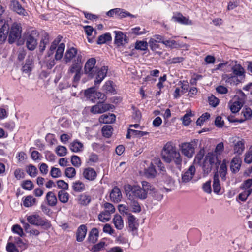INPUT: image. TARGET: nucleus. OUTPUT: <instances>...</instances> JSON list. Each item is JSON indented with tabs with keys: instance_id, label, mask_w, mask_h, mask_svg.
I'll return each instance as SVG.
<instances>
[{
	"instance_id": "nucleus-1",
	"label": "nucleus",
	"mask_w": 252,
	"mask_h": 252,
	"mask_svg": "<svg viewBox=\"0 0 252 252\" xmlns=\"http://www.w3.org/2000/svg\"><path fill=\"white\" fill-rule=\"evenodd\" d=\"M96 59L94 58H91L88 59L86 62L84 66V73L90 78L95 77L94 81L95 85L99 84L106 76L108 67L103 66L99 69L95 64Z\"/></svg>"
},
{
	"instance_id": "nucleus-2",
	"label": "nucleus",
	"mask_w": 252,
	"mask_h": 252,
	"mask_svg": "<svg viewBox=\"0 0 252 252\" xmlns=\"http://www.w3.org/2000/svg\"><path fill=\"white\" fill-rule=\"evenodd\" d=\"M141 186L127 185L125 187L126 194L129 199L145 200L147 198L148 192L155 190V188L147 181H142Z\"/></svg>"
},
{
	"instance_id": "nucleus-3",
	"label": "nucleus",
	"mask_w": 252,
	"mask_h": 252,
	"mask_svg": "<svg viewBox=\"0 0 252 252\" xmlns=\"http://www.w3.org/2000/svg\"><path fill=\"white\" fill-rule=\"evenodd\" d=\"M161 156L165 162L170 163L173 162L177 168H181L182 157L172 142H168L164 145Z\"/></svg>"
},
{
	"instance_id": "nucleus-4",
	"label": "nucleus",
	"mask_w": 252,
	"mask_h": 252,
	"mask_svg": "<svg viewBox=\"0 0 252 252\" xmlns=\"http://www.w3.org/2000/svg\"><path fill=\"white\" fill-rule=\"evenodd\" d=\"M221 161L219 160L217 156L212 153H208L205 157L202 165V169L204 175L209 173L213 166L215 164L218 167Z\"/></svg>"
},
{
	"instance_id": "nucleus-5",
	"label": "nucleus",
	"mask_w": 252,
	"mask_h": 252,
	"mask_svg": "<svg viewBox=\"0 0 252 252\" xmlns=\"http://www.w3.org/2000/svg\"><path fill=\"white\" fill-rule=\"evenodd\" d=\"M27 221L31 224L36 226H43L45 229L51 227V224L46 219H43L38 215H33L27 217Z\"/></svg>"
},
{
	"instance_id": "nucleus-6",
	"label": "nucleus",
	"mask_w": 252,
	"mask_h": 252,
	"mask_svg": "<svg viewBox=\"0 0 252 252\" xmlns=\"http://www.w3.org/2000/svg\"><path fill=\"white\" fill-rule=\"evenodd\" d=\"M182 154L188 158H191L195 153V148L191 142H183L179 145Z\"/></svg>"
},
{
	"instance_id": "nucleus-7",
	"label": "nucleus",
	"mask_w": 252,
	"mask_h": 252,
	"mask_svg": "<svg viewBox=\"0 0 252 252\" xmlns=\"http://www.w3.org/2000/svg\"><path fill=\"white\" fill-rule=\"evenodd\" d=\"M22 27L20 24L14 23L12 25L9 32L8 41L12 43L21 37Z\"/></svg>"
},
{
	"instance_id": "nucleus-8",
	"label": "nucleus",
	"mask_w": 252,
	"mask_h": 252,
	"mask_svg": "<svg viewBox=\"0 0 252 252\" xmlns=\"http://www.w3.org/2000/svg\"><path fill=\"white\" fill-rule=\"evenodd\" d=\"M114 108V105L112 104L104 103L103 102H99L91 107L90 112L94 114H101Z\"/></svg>"
},
{
	"instance_id": "nucleus-9",
	"label": "nucleus",
	"mask_w": 252,
	"mask_h": 252,
	"mask_svg": "<svg viewBox=\"0 0 252 252\" xmlns=\"http://www.w3.org/2000/svg\"><path fill=\"white\" fill-rule=\"evenodd\" d=\"M37 32L36 31H32L30 34L27 35L26 37V44L29 50H34L37 45V40L36 38Z\"/></svg>"
},
{
	"instance_id": "nucleus-10",
	"label": "nucleus",
	"mask_w": 252,
	"mask_h": 252,
	"mask_svg": "<svg viewBox=\"0 0 252 252\" xmlns=\"http://www.w3.org/2000/svg\"><path fill=\"white\" fill-rule=\"evenodd\" d=\"M82 68V56L77 55L73 60L72 65L70 66L68 72L70 73H74L81 71Z\"/></svg>"
},
{
	"instance_id": "nucleus-11",
	"label": "nucleus",
	"mask_w": 252,
	"mask_h": 252,
	"mask_svg": "<svg viewBox=\"0 0 252 252\" xmlns=\"http://www.w3.org/2000/svg\"><path fill=\"white\" fill-rule=\"evenodd\" d=\"M196 172V168L194 165H191L182 175L181 180L183 183H188L189 182L193 177Z\"/></svg>"
},
{
	"instance_id": "nucleus-12",
	"label": "nucleus",
	"mask_w": 252,
	"mask_h": 252,
	"mask_svg": "<svg viewBox=\"0 0 252 252\" xmlns=\"http://www.w3.org/2000/svg\"><path fill=\"white\" fill-rule=\"evenodd\" d=\"M128 230L132 232L134 234L137 232L139 223L136 218L131 214H129L128 216Z\"/></svg>"
},
{
	"instance_id": "nucleus-13",
	"label": "nucleus",
	"mask_w": 252,
	"mask_h": 252,
	"mask_svg": "<svg viewBox=\"0 0 252 252\" xmlns=\"http://www.w3.org/2000/svg\"><path fill=\"white\" fill-rule=\"evenodd\" d=\"M83 177L89 181H94L97 176V174L95 170L91 167L86 168L83 172Z\"/></svg>"
},
{
	"instance_id": "nucleus-14",
	"label": "nucleus",
	"mask_w": 252,
	"mask_h": 252,
	"mask_svg": "<svg viewBox=\"0 0 252 252\" xmlns=\"http://www.w3.org/2000/svg\"><path fill=\"white\" fill-rule=\"evenodd\" d=\"M114 33L115 34V43L118 46H120L128 42V38L122 32L115 31Z\"/></svg>"
},
{
	"instance_id": "nucleus-15",
	"label": "nucleus",
	"mask_w": 252,
	"mask_h": 252,
	"mask_svg": "<svg viewBox=\"0 0 252 252\" xmlns=\"http://www.w3.org/2000/svg\"><path fill=\"white\" fill-rule=\"evenodd\" d=\"M12 10L19 15L25 16L27 12L17 0H12L10 5Z\"/></svg>"
},
{
	"instance_id": "nucleus-16",
	"label": "nucleus",
	"mask_w": 252,
	"mask_h": 252,
	"mask_svg": "<svg viewBox=\"0 0 252 252\" xmlns=\"http://www.w3.org/2000/svg\"><path fill=\"white\" fill-rule=\"evenodd\" d=\"M110 197L113 202L118 203L120 201L122 198V195L120 189L117 187H115L110 192Z\"/></svg>"
},
{
	"instance_id": "nucleus-17",
	"label": "nucleus",
	"mask_w": 252,
	"mask_h": 252,
	"mask_svg": "<svg viewBox=\"0 0 252 252\" xmlns=\"http://www.w3.org/2000/svg\"><path fill=\"white\" fill-rule=\"evenodd\" d=\"M241 159L239 157H234L230 163V169L233 173L238 172L241 167Z\"/></svg>"
},
{
	"instance_id": "nucleus-18",
	"label": "nucleus",
	"mask_w": 252,
	"mask_h": 252,
	"mask_svg": "<svg viewBox=\"0 0 252 252\" xmlns=\"http://www.w3.org/2000/svg\"><path fill=\"white\" fill-rule=\"evenodd\" d=\"M77 50L76 48L71 47L67 49L65 53L64 59L66 63L70 62L76 56H77Z\"/></svg>"
},
{
	"instance_id": "nucleus-19",
	"label": "nucleus",
	"mask_w": 252,
	"mask_h": 252,
	"mask_svg": "<svg viewBox=\"0 0 252 252\" xmlns=\"http://www.w3.org/2000/svg\"><path fill=\"white\" fill-rule=\"evenodd\" d=\"M116 116L114 114L102 115L99 118V121L101 123L110 124L115 122Z\"/></svg>"
},
{
	"instance_id": "nucleus-20",
	"label": "nucleus",
	"mask_w": 252,
	"mask_h": 252,
	"mask_svg": "<svg viewBox=\"0 0 252 252\" xmlns=\"http://www.w3.org/2000/svg\"><path fill=\"white\" fill-rule=\"evenodd\" d=\"M87 227L85 225H80L76 233V240L78 242H82L87 233Z\"/></svg>"
},
{
	"instance_id": "nucleus-21",
	"label": "nucleus",
	"mask_w": 252,
	"mask_h": 252,
	"mask_svg": "<svg viewBox=\"0 0 252 252\" xmlns=\"http://www.w3.org/2000/svg\"><path fill=\"white\" fill-rule=\"evenodd\" d=\"M113 222L116 229L122 230L124 228V221L121 216L115 215L113 219Z\"/></svg>"
},
{
	"instance_id": "nucleus-22",
	"label": "nucleus",
	"mask_w": 252,
	"mask_h": 252,
	"mask_svg": "<svg viewBox=\"0 0 252 252\" xmlns=\"http://www.w3.org/2000/svg\"><path fill=\"white\" fill-rule=\"evenodd\" d=\"M48 204L50 206H55L57 203V199L55 193L52 191L48 192L46 195Z\"/></svg>"
},
{
	"instance_id": "nucleus-23",
	"label": "nucleus",
	"mask_w": 252,
	"mask_h": 252,
	"mask_svg": "<svg viewBox=\"0 0 252 252\" xmlns=\"http://www.w3.org/2000/svg\"><path fill=\"white\" fill-rule=\"evenodd\" d=\"M213 188L214 192L216 193H218L220 191L221 189L218 171L215 173L214 176Z\"/></svg>"
},
{
	"instance_id": "nucleus-24",
	"label": "nucleus",
	"mask_w": 252,
	"mask_h": 252,
	"mask_svg": "<svg viewBox=\"0 0 252 252\" xmlns=\"http://www.w3.org/2000/svg\"><path fill=\"white\" fill-rule=\"evenodd\" d=\"M49 42V36L47 33H44L42 37L41 40L39 44V51L41 52H43L46 46Z\"/></svg>"
},
{
	"instance_id": "nucleus-25",
	"label": "nucleus",
	"mask_w": 252,
	"mask_h": 252,
	"mask_svg": "<svg viewBox=\"0 0 252 252\" xmlns=\"http://www.w3.org/2000/svg\"><path fill=\"white\" fill-rule=\"evenodd\" d=\"M65 49V44L63 43L60 44L57 47L55 55V58L56 60H60L63 55Z\"/></svg>"
},
{
	"instance_id": "nucleus-26",
	"label": "nucleus",
	"mask_w": 252,
	"mask_h": 252,
	"mask_svg": "<svg viewBox=\"0 0 252 252\" xmlns=\"http://www.w3.org/2000/svg\"><path fill=\"white\" fill-rule=\"evenodd\" d=\"M98 230L95 228H93L89 233L88 238L89 242L92 243H95L98 239Z\"/></svg>"
},
{
	"instance_id": "nucleus-27",
	"label": "nucleus",
	"mask_w": 252,
	"mask_h": 252,
	"mask_svg": "<svg viewBox=\"0 0 252 252\" xmlns=\"http://www.w3.org/2000/svg\"><path fill=\"white\" fill-rule=\"evenodd\" d=\"M83 144L77 141H74L70 144V149L73 152H78L82 150Z\"/></svg>"
},
{
	"instance_id": "nucleus-28",
	"label": "nucleus",
	"mask_w": 252,
	"mask_h": 252,
	"mask_svg": "<svg viewBox=\"0 0 252 252\" xmlns=\"http://www.w3.org/2000/svg\"><path fill=\"white\" fill-rule=\"evenodd\" d=\"M175 21L178 22L181 24L185 25H191L192 21L188 18L183 16L181 14H179L178 16H173L172 18Z\"/></svg>"
},
{
	"instance_id": "nucleus-29",
	"label": "nucleus",
	"mask_w": 252,
	"mask_h": 252,
	"mask_svg": "<svg viewBox=\"0 0 252 252\" xmlns=\"http://www.w3.org/2000/svg\"><path fill=\"white\" fill-rule=\"evenodd\" d=\"M232 70L233 74L237 76H242L244 73V70L241 65L236 63L232 65Z\"/></svg>"
},
{
	"instance_id": "nucleus-30",
	"label": "nucleus",
	"mask_w": 252,
	"mask_h": 252,
	"mask_svg": "<svg viewBox=\"0 0 252 252\" xmlns=\"http://www.w3.org/2000/svg\"><path fill=\"white\" fill-rule=\"evenodd\" d=\"M245 149L244 142L243 140H240L237 142L234 146L235 153L240 155L241 154Z\"/></svg>"
},
{
	"instance_id": "nucleus-31",
	"label": "nucleus",
	"mask_w": 252,
	"mask_h": 252,
	"mask_svg": "<svg viewBox=\"0 0 252 252\" xmlns=\"http://www.w3.org/2000/svg\"><path fill=\"white\" fill-rule=\"evenodd\" d=\"M62 37L58 36L57 38L55 39V40L52 43L49 51H48V56H50L52 55L54 52V51L56 49L57 45L59 44L61 41V39Z\"/></svg>"
},
{
	"instance_id": "nucleus-32",
	"label": "nucleus",
	"mask_w": 252,
	"mask_h": 252,
	"mask_svg": "<svg viewBox=\"0 0 252 252\" xmlns=\"http://www.w3.org/2000/svg\"><path fill=\"white\" fill-rule=\"evenodd\" d=\"M72 188L75 191L81 192L85 189V186L83 182L77 181L73 183Z\"/></svg>"
},
{
	"instance_id": "nucleus-33",
	"label": "nucleus",
	"mask_w": 252,
	"mask_h": 252,
	"mask_svg": "<svg viewBox=\"0 0 252 252\" xmlns=\"http://www.w3.org/2000/svg\"><path fill=\"white\" fill-rule=\"evenodd\" d=\"M111 34L109 33H106L99 36L97 43L98 44H104L107 41H111Z\"/></svg>"
},
{
	"instance_id": "nucleus-34",
	"label": "nucleus",
	"mask_w": 252,
	"mask_h": 252,
	"mask_svg": "<svg viewBox=\"0 0 252 252\" xmlns=\"http://www.w3.org/2000/svg\"><path fill=\"white\" fill-rule=\"evenodd\" d=\"M58 198L59 200L63 203H66L69 199V194L64 190H60L58 192Z\"/></svg>"
},
{
	"instance_id": "nucleus-35",
	"label": "nucleus",
	"mask_w": 252,
	"mask_h": 252,
	"mask_svg": "<svg viewBox=\"0 0 252 252\" xmlns=\"http://www.w3.org/2000/svg\"><path fill=\"white\" fill-rule=\"evenodd\" d=\"M113 128L111 126L106 125L102 128L103 135L107 138H109L112 134Z\"/></svg>"
},
{
	"instance_id": "nucleus-36",
	"label": "nucleus",
	"mask_w": 252,
	"mask_h": 252,
	"mask_svg": "<svg viewBox=\"0 0 252 252\" xmlns=\"http://www.w3.org/2000/svg\"><path fill=\"white\" fill-rule=\"evenodd\" d=\"M243 104L240 101H237L234 102L230 105V109L232 113H235L240 110Z\"/></svg>"
},
{
	"instance_id": "nucleus-37",
	"label": "nucleus",
	"mask_w": 252,
	"mask_h": 252,
	"mask_svg": "<svg viewBox=\"0 0 252 252\" xmlns=\"http://www.w3.org/2000/svg\"><path fill=\"white\" fill-rule=\"evenodd\" d=\"M111 215V214L105 210L99 214V220L103 222L108 221L110 219Z\"/></svg>"
},
{
	"instance_id": "nucleus-38",
	"label": "nucleus",
	"mask_w": 252,
	"mask_h": 252,
	"mask_svg": "<svg viewBox=\"0 0 252 252\" xmlns=\"http://www.w3.org/2000/svg\"><path fill=\"white\" fill-rule=\"evenodd\" d=\"M35 201V198L32 196H28L23 201V205L26 207H29L33 205Z\"/></svg>"
},
{
	"instance_id": "nucleus-39",
	"label": "nucleus",
	"mask_w": 252,
	"mask_h": 252,
	"mask_svg": "<svg viewBox=\"0 0 252 252\" xmlns=\"http://www.w3.org/2000/svg\"><path fill=\"white\" fill-rule=\"evenodd\" d=\"M145 173L147 177L150 178H153L156 175L157 171L153 164L146 169Z\"/></svg>"
},
{
	"instance_id": "nucleus-40",
	"label": "nucleus",
	"mask_w": 252,
	"mask_h": 252,
	"mask_svg": "<svg viewBox=\"0 0 252 252\" xmlns=\"http://www.w3.org/2000/svg\"><path fill=\"white\" fill-rule=\"evenodd\" d=\"M79 200L81 204L87 205L90 202L91 197L88 195L82 194L80 196Z\"/></svg>"
},
{
	"instance_id": "nucleus-41",
	"label": "nucleus",
	"mask_w": 252,
	"mask_h": 252,
	"mask_svg": "<svg viewBox=\"0 0 252 252\" xmlns=\"http://www.w3.org/2000/svg\"><path fill=\"white\" fill-rule=\"evenodd\" d=\"M57 154L60 157H63L66 155L67 153V149L63 146H58L55 150Z\"/></svg>"
},
{
	"instance_id": "nucleus-42",
	"label": "nucleus",
	"mask_w": 252,
	"mask_h": 252,
	"mask_svg": "<svg viewBox=\"0 0 252 252\" xmlns=\"http://www.w3.org/2000/svg\"><path fill=\"white\" fill-rule=\"evenodd\" d=\"M27 172L30 176L34 177L37 175L38 171L35 166L30 165L28 166Z\"/></svg>"
},
{
	"instance_id": "nucleus-43",
	"label": "nucleus",
	"mask_w": 252,
	"mask_h": 252,
	"mask_svg": "<svg viewBox=\"0 0 252 252\" xmlns=\"http://www.w3.org/2000/svg\"><path fill=\"white\" fill-rule=\"evenodd\" d=\"M148 43L146 41H139L135 43V48L137 50H146L147 49Z\"/></svg>"
},
{
	"instance_id": "nucleus-44",
	"label": "nucleus",
	"mask_w": 252,
	"mask_h": 252,
	"mask_svg": "<svg viewBox=\"0 0 252 252\" xmlns=\"http://www.w3.org/2000/svg\"><path fill=\"white\" fill-rule=\"evenodd\" d=\"M210 117V115L209 113L206 112L203 114L202 116L197 119L196 121L197 125L201 126V125L207 120L209 119Z\"/></svg>"
},
{
	"instance_id": "nucleus-45",
	"label": "nucleus",
	"mask_w": 252,
	"mask_h": 252,
	"mask_svg": "<svg viewBox=\"0 0 252 252\" xmlns=\"http://www.w3.org/2000/svg\"><path fill=\"white\" fill-rule=\"evenodd\" d=\"M50 175L53 178H57L61 177L62 172L59 168L53 167L50 171Z\"/></svg>"
},
{
	"instance_id": "nucleus-46",
	"label": "nucleus",
	"mask_w": 252,
	"mask_h": 252,
	"mask_svg": "<svg viewBox=\"0 0 252 252\" xmlns=\"http://www.w3.org/2000/svg\"><path fill=\"white\" fill-rule=\"evenodd\" d=\"M112 81H108L105 83L103 86V89L107 92L113 93L115 92V89L112 85Z\"/></svg>"
},
{
	"instance_id": "nucleus-47",
	"label": "nucleus",
	"mask_w": 252,
	"mask_h": 252,
	"mask_svg": "<svg viewBox=\"0 0 252 252\" xmlns=\"http://www.w3.org/2000/svg\"><path fill=\"white\" fill-rule=\"evenodd\" d=\"M252 191V189H245V191L239 195V199L242 201H245L247 199L248 197L251 194Z\"/></svg>"
},
{
	"instance_id": "nucleus-48",
	"label": "nucleus",
	"mask_w": 252,
	"mask_h": 252,
	"mask_svg": "<svg viewBox=\"0 0 252 252\" xmlns=\"http://www.w3.org/2000/svg\"><path fill=\"white\" fill-rule=\"evenodd\" d=\"M22 187L24 189L31 190L33 188V184L31 180H25L23 182Z\"/></svg>"
},
{
	"instance_id": "nucleus-49",
	"label": "nucleus",
	"mask_w": 252,
	"mask_h": 252,
	"mask_svg": "<svg viewBox=\"0 0 252 252\" xmlns=\"http://www.w3.org/2000/svg\"><path fill=\"white\" fill-rule=\"evenodd\" d=\"M65 175L69 178H73L76 175V170L73 167H68L65 170Z\"/></svg>"
},
{
	"instance_id": "nucleus-50",
	"label": "nucleus",
	"mask_w": 252,
	"mask_h": 252,
	"mask_svg": "<svg viewBox=\"0 0 252 252\" xmlns=\"http://www.w3.org/2000/svg\"><path fill=\"white\" fill-rule=\"evenodd\" d=\"M72 164L77 167L81 165V162L80 158L76 155L72 156L71 158Z\"/></svg>"
},
{
	"instance_id": "nucleus-51",
	"label": "nucleus",
	"mask_w": 252,
	"mask_h": 252,
	"mask_svg": "<svg viewBox=\"0 0 252 252\" xmlns=\"http://www.w3.org/2000/svg\"><path fill=\"white\" fill-rule=\"evenodd\" d=\"M242 114H243L246 120L250 119L252 115V110L251 108L247 107L243 109Z\"/></svg>"
},
{
	"instance_id": "nucleus-52",
	"label": "nucleus",
	"mask_w": 252,
	"mask_h": 252,
	"mask_svg": "<svg viewBox=\"0 0 252 252\" xmlns=\"http://www.w3.org/2000/svg\"><path fill=\"white\" fill-rule=\"evenodd\" d=\"M208 101L210 105L215 107L218 105L219 100L215 96L212 95L211 96L208 97Z\"/></svg>"
},
{
	"instance_id": "nucleus-53",
	"label": "nucleus",
	"mask_w": 252,
	"mask_h": 252,
	"mask_svg": "<svg viewBox=\"0 0 252 252\" xmlns=\"http://www.w3.org/2000/svg\"><path fill=\"white\" fill-rule=\"evenodd\" d=\"M131 206L132 211L134 212H139L141 211V207L139 203L135 200H132L131 202Z\"/></svg>"
},
{
	"instance_id": "nucleus-54",
	"label": "nucleus",
	"mask_w": 252,
	"mask_h": 252,
	"mask_svg": "<svg viewBox=\"0 0 252 252\" xmlns=\"http://www.w3.org/2000/svg\"><path fill=\"white\" fill-rule=\"evenodd\" d=\"M132 33L135 35H141L146 32L144 28H141L139 27H135L131 29Z\"/></svg>"
},
{
	"instance_id": "nucleus-55",
	"label": "nucleus",
	"mask_w": 252,
	"mask_h": 252,
	"mask_svg": "<svg viewBox=\"0 0 252 252\" xmlns=\"http://www.w3.org/2000/svg\"><path fill=\"white\" fill-rule=\"evenodd\" d=\"M184 61V58L182 57H174L172 59H168L167 62L169 64H175L182 63Z\"/></svg>"
},
{
	"instance_id": "nucleus-56",
	"label": "nucleus",
	"mask_w": 252,
	"mask_h": 252,
	"mask_svg": "<svg viewBox=\"0 0 252 252\" xmlns=\"http://www.w3.org/2000/svg\"><path fill=\"white\" fill-rule=\"evenodd\" d=\"M57 186L59 189H62L64 190L68 189V184L64 180H60L57 182Z\"/></svg>"
},
{
	"instance_id": "nucleus-57",
	"label": "nucleus",
	"mask_w": 252,
	"mask_h": 252,
	"mask_svg": "<svg viewBox=\"0 0 252 252\" xmlns=\"http://www.w3.org/2000/svg\"><path fill=\"white\" fill-rule=\"evenodd\" d=\"M104 207L105 209V211L112 214L115 211V208L114 206L110 203H105L104 204Z\"/></svg>"
},
{
	"instance_id": "nucleus-58",
	"label": "nucleus",
	"mask_w": 252,
	"mask_h": 252,
	"mask_svg": "<svg viewBox=\"0 0 252 252\" xmlns=\"http://www.w3.org/2000/svg\"><path fill=\"white\" fill-rule=\"evenodd\" d=\"M158 40L154 38H151L149 41V44L151 49L153 51L156 50L159 48V45L157 44Z\"/></svg>"
},
{
	"instance_id": "nucleus-59",
	"label": "nucleus",
	"mask_w": 252,
	"mask_h": 252,
	"mask_svg": "<svg viewBox=\"0 0 252 252\" xmlns=\"http://www.w3.org/2000/svg\"><path fill=\"white\" fill-rule=\"evenodd\" d=\"M192 115L191 112L186 113L183 117V123L185 126H188L190 124L191 120L190 117Z\"/></svg>"
},
{
	"instance_id": "nucleus-60",
	"label": "nucleus",
	"mask_w": 252,
	"mask_h": 252,
	"mask_svg": "<svg viewBox=\"0 0 252 252\" xmlns=\"http://www.w3.org/2000/svg\"><path fill=\"white\" fill-rule=\"evenodd\" d=\"M244 162L248 164L252 162V152L249 150L245 154Z\"/></svg>"
},
{
	"instance_id": "nucleus-61",
	"label": "nucleus",
	"mask_w": 252,
	"mask_h": 252,
	"mask_svg": "<svg viewBox=\"0 0 252 252\" xmlns=\"http://www.w3.org/2000/svg\"><path fill=\"white\" fill-rule=\"evenodd\" d=\"M153 193V197L158 201H160L163 198V194L160 191H155V189L153 191H149V193Z\"/></svg>"
},
{
	"instance_id": "nucleus-62",
	"label": "nucleus",
	"mask_w": 252,
	"mask_h": 252,
	"mask_svg": "<svg viewBox=\"0 0 252 252\" xmlns=\"http://www.w3.org/2000/svg\"><path fill=\"white\" fill-rule=\"evenodd\" d=\"M127 16L130 17L131 18H135L136 16L134 15L130 14L128 11L125 10L124 9H121V11L119 13V17L120 18H125Z\"/></svg>"
},
{
	"instance_id": "nucleus-63",
	"label": "nucleus",
	"mask_w": 252,
	"mask_h": 252,
	"mask_svg": "<svg viewBox=\"0 0 252 252\" xmlns=\"http://www.w3.org/2000/svg\"><path fill=\"white\" fill-rule=\"evenodd\" d=\"M2 25V27L0 29V32L1 33L7 34L9 33V26L8 24L4 23L2 24H0V26Z\"/></svg>"
},
{
	"instance_id": "nucleus-64",
	"label": "nucleus",
	"mask_w": 252,
	"mask_h": 252,
	"mask_svg": "<svg viewBox=\"0 0 252 252\" xmlns=\"http://www.w3.org/2000/svg\"><path fill=\"white\" fill-rule=\"evenodd\" d=\"M6 249L8 252H19L15 246L13 244L10 243L7 244Z\"/></svg>"
}]
</instances>
